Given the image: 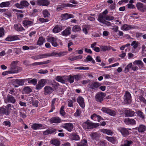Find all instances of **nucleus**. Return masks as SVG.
<instances>
[{"mask_svg":"<svg viewBox=\"0 0 146 146\" xmlns=\"http://www.w3.org/2000/svg\"><path fill=\"white\" fill-rule=\"evenodd\" d=\"M99 125L98 123H92L88 119L82 125L83 128L85 129H92L93 128L96 127Z\"/></svg>","mask_w":146,"mask_h":146,"instance_id":"nucleus-1","label":"nucleus"},{"mask_svg":"<svg viewBox=\"0 0 146 146\" xmlns=\"http://www.w3.org/2000/svg\"><path fill=\"white\" fill-rule=\"evenodd\" d=\"M11 104H8L6 106H3L2 107H0V115H9L10 113V110H11Z\"/></svg>","mask_w":146,"mask_h":146,"instance_id":"nucleus-2","label":"nucleus"},{"mask_svg":"<svg viewBox=\"0 0 146 146\" xmlns=\"http://www.w3.org/2000/svg\"><path fill=\"white\" fill-rule=\"evenodd\" d=\"M19 61L17 60L13 61L10 65V70L13 71L14 73H17L20 70V67L17 66Z\"/></svg>","mask_w":146,"mask_h":146,"instance_id":"nucleus-3","label":"nucleus"},{"mask_svg":"<svg viewBox=\"0 0 146 146\" xmlns=\"http://www.w3.org/2000/svg\"><path fill=\"white\" fill-rule=\"evenodd\" d=\"M25 82V79H16L13 80L12 84L15 87L17 88L20 86L24 85Z\"/></svg>","mask_w":146,"mask_h":146,"instance_id":"nucleus-4","label":"nucleus"},{"mask_svg":"<svg viewBox=\"0 0 146 146\" xmlns=\"http://www.w3.org/2000/svg\"><path fill=\"white\" fill-rule=\"evenodd\" d=\"M105 96L106 94L105 93L102 92H99L96 96V100L97 102H101L103 100V98Z\"/></svg>","mask_w":146,"mask_h":146,"instance_id":"nucleus-5","label":"nucleus"},{"mask_svg":"<svg viewBox=\"0 0 146 146\" xmlns=\"http://www.w3.org/2000/svg\"><path fill=\"white\" fill-rule=\"evenodd\" d=\"M101 110L105 113L109 114L112 116H114L116 114L115 112L113 110L109 109L108 108L103 107Z\"/></svg>","mask_w":146,"mask_h":146,"instance_id":"nucleus-6","label":"nucleus"},{"mask_svg":"<svg viewBox=\"0 0 146 146\" xmlns=\"http://www.w3.org/2000/svg\"><path fill=\"white\" fill-rule=\"evenodd\" d=\"M124 100L125 102L127 104H129L131 102V96L129 92H125L124 96Z\"/></svg>","mask_w":146,"mask_h":146,"instance_id":"nucleus-7","label":"nucleus"},{"mask_svg":"<svg viewBox=\"0 0 146 146\" xmlns=\"http://www.w3.org/2000/svg\"><path fill=\"white\" fill-rule=\"evenodd\" d=\"M118 130L124 137L126 136L129 134V131L125 128L120 127L118 129Z\"/></svg>","mask_w":146,"mask_h":146,"instance_id":"nucleus-8","label":"nucleus"},{"mask_svg":"<svg viewBox=\"0 0 146 146\" xmlns=\"http://www.w3.org/2000/svg\"><path fill=\"white\" fill-rule=\"evenodd\" d=\"M101 84L97 82H92L91 84H89L88 87L92 89L97 88L101 86Z\"/></svg>","mask_w":146,"mask_h":146,"instance_id":"nucleus-9","label":"nucleus"},{"mask_svg":"<svg viewBox=\"0 0 146 146\" xmlns=\"http://www.w3.org/2000/svg\"><path fill=\"white\" fill-rule=\"evenodd\" d=\"M62 127L68 131L70 132L72 131L74 126L72 123H67L64 124Z\"/></svg>","mask_w":146,"mask_h":146,"instance_id":"nucleus-10","label":"nucleus"},{"mask_svg":"<svg viewBox=\"0 0 146 146\" xmlns=\"http://www.w3.org/2000/svg\"><path fill=\"white\" fill-rule=\"evenodd\" d=\"M56 39L53 37L50 36L47 38V41L51 43L52 45L56 47L58 45L56 42Z\"/></svg>","mask_w":146,"mask_h":146,"instance_id":"nucleus-11","label":"nucleus"},{"mask_svg":"<svg viewBox=\"0 0 146 146\" xmlns=\"http://www.w3.org/2000/svg\"><path fill=\"white\" fill-rule=\"evenodd\" d=\"M5 101L6 103L8 102L14 104L16 102V100L12 96L9 94L7 96V100H5Z\"/></svg>","mask_w":146,"mask_h":146,"instance_id":"nucleus-12","label":"nucleus"},{"mask_svg":"<svg viewBox=\"0 0 146 146\" xmlns=\"http://www.w3.org/2000/svg\"><path fill=\"white\" fill-rule=\"evenodd\" d=\"M37 4L39 5L47 6L50 4V2L47 0H39L36 1Z\"/></svg>","mask_w":146,"mask_h":146,"instance_id":"nucleus-13","label":"nucleus"},{"mask_svg":"<svg viewBox=\"0 0 146 146\" xmlns=\"http://www.w3.org/2000/svg\"><path fill=\"white\" fill-rule=\"evenodd\" d=\"M46 82V80L44 79H42L39 81L36 86V89L37 90L41 89L44 85Z\"/></svg>","mask_w":146,"mask_h":146,"instance_id":"nucleus-14","label":"nucleus"},{"mask_svg":"<svg viewBox=\"0 0 146 146\" xmlns=\"http://www.w3.org/2000/svg\"><path fill=\"white\" fill-rule=\"evenodd\" d=\"M125 123L127 125H135L136 124V121L133 119L127 118L125 119L124 120Z\"/></svg>","mask_w":146,"mask_h":146,"instance_id":"nucleus-15","label":"nucleus"},{"mask_svg":"<svg viewBox=\"0 0 146 146\" xmlns=\"http://www.w3.org/2000/svg\"><path fill=\"white\" fill-rule=\"evenodd\" d=\"M53 89L51 87L46 86L44 88V94L45 95L49 94L52 93L53 91Z\"/></svg>","mask_w":146,"mask_h":146,"instance_id":"nucleus-16","label":"nucleus"},{"mask_svg":"<svg viewBox=\"0 0 146 146\" xmlns=\"http://www.w3.org/2000/svg\"><path fill=\"white\" fill-rule=\"evenodd\" d=\"M124 113L126 117H132L134 116L135 112L131 110H125L124 111Z\"/></svg>","mask_w":146,"mask_h":146,"instance_id":"nucleus-17","label":"nucleus"},{"mask_svg":"<svg viewBox=\"0 0 146 146\" xmlns=\"http://www.w3.org/2000/svg\"><path fill=\"white\" fill-rule=\"evenodd\" d=\"M77 102L79 104L80 106L82 108H84L85 105L84 102V98L82 97H78L77 99Z\"/></svg>","mask_w":146,"mask_h":146,"instance_id":"nucleus-18","label":"nucleus"},{"mask_svg":"<svg viewBox=\"0 0 146 146\" xmlns=\"http://www.w3.org/2000/svg\"><path fill=\"white\" fill-rule=\"evenodd\" d=\"M64 52H53L51 53H49L50 56H55L56 57H60L64 56Z\"/></svg>","mask_w":146,"mask_h":146,"instance_id":"nucleus-19","label":"nucleus"},{"mask_svg":"<svg viewBox=\"0 0 146 146\" xmlns=\"http://www.w3.org/2000/svg\"><path fill=\"white\" fill-rule=\"evenodd\" d=\"M50 121L51 123H58L61 122V119L58 117H53L50 119Z\"/></svg>","mask_w":146,"mask_h":146,"instance_id":"nucleus-20","label":"nucleus"},{"mask_svg":"<svg viewBox=\"0 0 146 146\" xmlns=\"http://www.w3.org/2000/svg\"><path fill=\"white\" fill-rule=\"evenodd\" d=\"M19 38L17 35L13 36H9L5 39V40L7 41H12L16 40L19 39Z\"/></svg>","mask_w":146,"mask_h":146,"instance_id":"nucleus-21","label":"nucleus"},{"mask_svg":"<svg viewBox=\"0 0 146 146\" xmlns=\"http://www.w3.org/2000/svg\"><path fill=\"white\" fill-rule=\"evenodd\" d=\"M56 131V130L55 129H48L43 132V135H46L50 134L53 133L55 132Z\"/></svg>","mask_w":146,"mask_h":146,"instance_id":"nucleus-22","label":"nucleus"},{"mask_svg":"<svg viewBox=\"0 0 146 146\" xmlns=\"http://www.w3.org/2000/svg\"><path fill=\"white\" fill-rule=\"evenodd\" d=\"M71 27H68L63 31L62 33L64 36H67L71 33Z\"/></svg>","mask_w":146,"mask_h":146,"instance_id":"nucleus-23","label":"nucleus"},{"mask_svg":"<svg viewBox=\"0 0 146 146\" xmlns=\"http://www.w3.org/2000/svg\"><path fill=\"white\" fill-rule=\"evenodd\" d=\"M61 17L64 19L67 20L68 19L73 18V15L72 14H68V13H65L62 14Z\"/></svg>","mask_w":146,"mask_h":146,"instance_id":"nucleus-24","label":"nucleus"},{"mask_svg":"<svg viewBox=\"0 0 146 146\" xmlns=\"http://www.w3.org/2000/svg\"><path fill=\"white\" fill-rule=\"evenodd\" d=\"M138 130L139 133H143L146 129V127L145 126L143 125H139L138 128H136V129Z\"/></svg>","mask_w":146,"mask_h":146,"instance_id":"nucleus-25","label":"nucleus"},{"mask_svg":"<svg viewBox=\"0 0 146 146\" xmlns=\"http://www.w3.org/2000/svg\"><path fill=\"white\" fill-rule=\"evenodd\" d=\"M45 42V39L42 36L40 37L37 41V44L39 46L42 45Z\"/></svg>","mask_w":146,"mask_h":146,"instance_id":"nucleus-26","label":"nucleus"},{"mask_svg":"<svg viewBox=\"0 0 146 146\" xmlns=\"http://www.w3.org/2000/svg\"><path fill=\"white\" fill-rule=\"evenodd\" d=\"M70 138L72 140L78 141L80 139V137L78 135L73 134H71L70 135Z\"/></svg>","mask_w":146,"mask_h":146,"instance_id":"nucleus-27","label":"nucleus"},{"mask_svg":"<svg viewBox=\"0 0 146 146\" xmlns=\"http://www.w3.org/2000/svg\"><path fill=\"white\" fill-rule=\"evenodd\" d=\"M133 64H137L138 66L140 68L143 67L144 66V64L141 61L139 60H136L133 62Z\"/></svg>","mask_w":146,"mask_h":146,"instance_id":"nucleus-28","label":"nucleus"},{"mask_svg":"<svg viewBox=\"0 0 146 146\" xmlns=\"http://www.w3.org/2000/svg\"><path fill=\"white\" fill-rule=\"evenodd\" d=\"M106 16L101 14L99 16L98 20L100 22L103 23L105 22Z\"/></svg>","mask_w":146,"mask_h":146,"instance_id":"nucleus-29","label":"nucleus"},{"mask_svg":"<svg viewBox=\"0 0 146 146\" xmlns=\"http://www.w3.org/2000/svg\"><path fill=\"white\" fill-rule=\"evenodd\" d=\"M133 28L131 25L124 24L121 27V29L124 31H127Z\"/></svg>","mask_w":146,"mask_h":146,"instance_id":"nucleus-30","label":"nucleus"},{"mask_svg":"<svg viewBox=\"0 0 146 146\" xmlns=\"http://www.w3.org/2000/svg\"><path fill=\"white\" fill-rule=\"evenodd\" d=\"M14 28L17 31H21L25 30L21 25H18L17 24L14 25Z\"/></svg>","mask_w":146,"mask_h":146,"instance_id":"nucleus-31","label":"nucleus"},{"mask_svg":"<svg viewBox=\"0 0 146 146\" xmlns=\"http://www.w3.org/2000/svg\"><path fill=\"white\" fill-rule=\"evenodd\" d=\"M62 29V27L61 26H56L53 29V31L54 33H57L60 31Z\"/></svg>","mask_w":146,"mask_h":146,"instance_id":"nucleus-32","label":"nucleus"},{"mask_svg":"<svg viewBox=\"0 0 146 146\" xmlns=\"http://www.w3.org/2000/svg\"><path fill=\"white\" fill-rule=\"evenodd\" d=\"M100 131L103 133H105L109 135H111L112 134V132L111 130L107 129H101Z\"/></svg>","mask_w":146,"mask_h":146,"instance_id":"nucleus-33","label":"nucleus"},{"mask_svg":"<svg viewBox=\"0 0 146 146\" xmlns=\"http://www.w3.org/2000/svg\"><path fill=\"white\" fill-rule=\"evenodd\" d=\"M23 92L26 94H29L32 92V89L29 86H26L23 89Z\"/></svg>","mask_w":146,"mask_h":146,"instance_id":"nucleus-34","label":"nucleus"},{"mask_svg":"<svg viewBox=\"0 0 146 146\" xmlns=\"http://www.w3.org/2000/svg\"><path fill=\"white\" fill-rule=\"evenodd\" d=\"M90 28V26L89 25H87L85 26L82 29V31L85 34L88 33V32Z\"/></svg>","mask_w":146,"mask_h":146,"instance_id":"nucleus-35","label":"nucleus"},{"mask_svg":"<svg viewBox=\"0 0 146 146\" xmlns=\"http://www.w3.org/2000/svg\"><path fill=\"white\" fill-rule=\"evenodd\" d=\"M81 30L80 27L79 25H75L72 28V31L74 32H80Z\"/></svg>","mask_w":146,"mask_h":146,"instance_id":"nucleus-36","label":"nucleus"},{"mask_svg":"<svg viewBox=\"0 0 146 146\" xmlns=\"http://www.w3.org/2000/svg\"><path fill=\"white\" fill-rule=\"evenodd\" d=\"M42 125L41 124L34 123L33 124L31 127L34 129L36 130L39 129L40 127H42Z\"/></svg>","mask_w":146,"mask_h":146,"instance_id":"nucleus-37","label":"nucleus"},{"mask_svg":"<svg viewBox=\"0 0 146 146\" xmlns=\"http://www.w3.org/2000/svg\"><path fill=\"white\" fill-rule=\"evenodd\" d=\"M28 81V83L29 84H32L34 85H36L37 83V80L35 78H34L32 80L29 79H27Z\"/></svg>","mask_w":146,"mask_h":146,"instance_id":"nucleus-38","label":"nucleus"},{"mask_svg":"<svg viewBox=\"0 0 146 146\" xmlns=\"http://www.w3.org/2000/svg\"><path fill=\"white\" fill-rule=\"evenodd\" d=\"M50 143L51 144L56 146H59L60 144V141L57 139L52 140L50 141Z\"/></svg>","mask_w":146,"mask_h":146,"instance_id":"nucleus-39","label":"nucleus"},{"mask_svg":"<svg viewBox=\"0 0 146 146\" xmlns=\"http://www.w3.org/2000/svg\"><path fill=\"white\" fill-rule=\"evenodd\" d=\"M111 47L110 46H102L100 47V48L102 51H105L110 50L111 49Z\"/></svg>","mask_w":146,"mask_h":146,"instance_id":"nucleus-40","label":"nucleus"},{"mask_svg":"<svg viewBox=\"0 0 146 146\" xmlns=\"http://www.w3.org/2000/svg\"><path fill=\"white\" fill-rule=\"evenodd\" d=\"M87 141L85 139L79 143L77 144V146H87Z\"/></svg>","mask_w":146,"mask_h":146,"instance_id":"nucleus-41","label":"nucleus"},{"mask_svg":"<svg viewBox=\"0 0 146 146\" xmlns=\"http://www.w3.org/2000/svg\"><path fill=\"white\" fill-rule=\"evenodd\" d=\"M139 42L136 41H133L131 44V46H133V47L134 49L137 48L139 46Z\"/></svg>","mask_w":146,"mask_h":146,"instance_id":"nucleus-42","label":"nucleus"},{"mask_svg":"<svg viewBox=\"0 0 146 146\" xmlns=\"http://www.w3.org/2000/svg\"><path fill=\"white\" fill-rule=\"evenodd\" d=\"M132 63H130L127 65L125 67L124 70V72L125 73H127L129 71V69L131 68H132Z\"/></svg>","mask_w":146,"mask_h":146,"instance_id":"nucleus-43","label":"nucleus"},{"mask_svg":"<svg viewBox=\"0 0 146 146\" xmlns=\"http://www.w3.org/2000/svg\"><path fill=\"white\" fill-rule=\"evenodd\" d=\"M9 2H3L0 4V7H8L10 5Z\"/></svg>","mask_w":146,"mask_h":146,"instance_id":"nucleus-44","label":"nucleus"},{"mask_svg":"<svg viewBox=\"0 0 146 146\" xmlns=\"http://www.w3.org/2000/svg\"><path fill=\"white\" fill-rule=\"evenodd\" d=\"M21 3L23 9L24 8V7H28L29 5L28 2L25 1H21Z\"/></svg>","mask_w":146,"mask_h":146,"instance_id":"nucleus-45","label":"nucleus"},{"mask_svg":"<svg viewBox=\"0 0 146 146\" xmlns=\"http://www.w3.org/2000/svg\"><path fill=\"white\" fill-rule=\"evenodd\" d=\"M51 85L52 87L54 88L55 90L57 88L59 85L58 83L54 81H53L51 82Z\"/></svg>","mask_w":146,"mask_h":146,"instance_id":"nucleus-46","label":"nucleus"},{"mask_svg":"<svg viewBox=\"0 0 146 146\" xmlns=\"http://www.w3.org/2000/svg\"><path fill=\"white\" fill-rule=\"evenodd\" d=\"M131 141L126 140L124 141V144L122 146H130L133 143Z\"/></svg>","mask_w":146,"mask_h":146,"instance_id":"nucleus-47","label":"nucleus"},{"mask_svg":"<svg viewBox=\"0 0 146 146\" xmlns=\"http://www.w3.org/2000/svg\"><path fill=\"white\" fill-rule=\"evenodd\" d=\"M56 80L59 82H60L62 83H65V80H64L62 77L60 76H58L56 78Z\"/></svg>","mask_w":146,"mask_h":146,"instance_id":"nucleus-48","label":"nucleus"},{"mask_svg":"<svg viewBox=\"0 0 146 146\" xmlns=\"http://www.w3.org/2000/svg\"><path fill=\"white\" fill-rule=\"evenodd\" d=\"M90 135L93 139H94L98 137L99 136L98 134L96 132L92 133Z\"/></svg>","mask_w":146,"mask_h":146,"instance_id":"nucleus-49","label":"nucleus"},{"mask_svg":"<svg viewBox=\"0 0 146 146\" xmlns=\"http://www.w3.org/2000/svg\"><path fill=\"white\" fill-rule=\"evenodd\" d=\"M23 22L24 26H27L28 25H31L33 23L32 21L27 20L24 21Z\"/></svg>","mask_w":146,"mask_h":146,"instance_id":"nucleus-50","label":"nucleus"},{"mask_svg":"<svg viewBox=\"0 0 146 146\" xmlns=\"http://www.w3.org/2000/svg\"><path fill=\"white\" fill-rule=\"evenodd\" d=\"M65 7V4L61 5H58L57 6L56 10L58 11L60 10H62Z\"/></svg>","mask_w":146,"mask_h":146,"instance_id":"nucleus-51","label":"nucleus"},{"mask_svg":"<svg viewBox=\"0 0 146 146\" xmlns=\"http://www.w3.org/2000/svg\"><path fill=\"white\" fill-rule=\"evenodd\" d=\"M39 56L40 59L46 58L50 56L49 53L40 54Z\"/></svg>","mask_w":146,"mask_h":146,"instance_id":"nucleus-52","label":"nucleus"},{"mask_svg":"<svg viewBox=\"0 0 146 146\" xmlns=\"http://www.w3.org/2000/svg\"><path fill=\"white\" fill-rule=\"evenodd\" d=\"M14 110L13 111V113L15 115L17 116L19 113H20V110L19 109H16L15 108H14Z\"/></svg>","mask_w":146,"mask_h":146,"instance_id":"nucleus-53","label":"nucleus"},{"mask_svg":"<svg viewBox=\"0 0 146 146\" xmlns=\"http://www.w3.org/2000/svg\"><path fill=\"white\" fill-rule=\"evenodd\" d=\"M136 113L142 119H144L145 117L143 115V113L142 112L139 111L136 112Z\"/></svg>","mask_w":146,"mask_h":146,"instance_id":"nucleus-54","label":"nucleus"},{"mask_svg":"<svg viewBox=\"0 0 146 146\" xmlns=\"http://www.w3.org/2000/svg\"><path fill=\"white\" fill-rule=\"evenodd\" d=\"M64 106H63L61 107L60 110V113L62 116H64L65 114V112L64 110Z\"/></svg>","mask_w":146,"mask_h":146,"instance_id":"nucleus-55","label":"nucleus"},{"mask_svg":"<svg viewBox=\"0 0 146 146\" xmlns=\"http://www.w3.org/2000/svg\"><path fill=\"white\" fill-rule=\"evenodd\" d=\"M143 6V4L141 3H138L136 4V7L137 9L140 11H141V10L142 9V8Z\"/></svg>","mask_w":146,"mask_h":146,"instance_id":"nucleus-56","label":"nucleus"},{"mask_svg":"<svg viewBox=\"0 0 146 146\" xmlns=\"http://www.w3.org/2000/svg\"><path fill=\"white\" fill-rule=\"evenodd\" d=\"M106 139L108 141L113 143H114L115 141V139L113 137H107Z\"/></svg>","mask_w":146,"mask_h":146,"instance_id":"nucleus-57","label":"nucleus"},{"mask_svg":"<svg viewBox=\"0 0 146 146\" xmlns=\"http://www.w3.org/2000/svg\"><path fill=\"white\" fill-rule=\"evenodd\" d=\"M89 69L88 67H84L83 66H80L78 67H76L75 68V69H79V70H88Z\"/></svg>","mask_w":146,"mask_h":146,"instance_id":"nucleus-58","label":"nucleus"},{"mask_svg":"<svg viewBox=\"0 0 146 146\" xmlns=\"http://www.w3.org/2000/svg\"><path fill=\"white\" fill-rule=\"evenodd\" d=\"M43 13L44 17L45 18L46 17H48L49 15L50 14L48 12V11L46 10H44L43 11Z\"/></svg>","mask_w":146,"mask_h":146,"instance_id":"nucleus-59","label":"nucleus"},{"mask_svg":"<svg viewBox=\"0 0 146 146\" xmlns=\"http://www.w3.org/2000/svg\"><path fill=\"white\" fill-rule=\"evenodd\" d=\"M92 60V58L91 56L90 55H88L86 58V60H84L85 62L91 61Z\"/></svg>","mask_w":146,"mask_h":146,"instance_id":"nucleus-60","label":"nucleus"},{"mask_svg":"<svg viewBox=\"0 0 146 146\" xmlns=\"http://www.w3.org/2000/svg\"><path fill=\"white\" fill-rule=\"evenodd\" d=\"M81 111L79 109H78L76 112L74 113V115L76 116H79L80 115Z\"/></svg>","mask_w":146,"mask_h":146,"instance_id":"nucleus-61","label":"nucleus"},{"mask_svg":"<svg viewBox=\"0 0 146 146\" xmlns=\"http://www.w3.org/2000/svg\"><path fill=\"white\" fill-rule=\"evenodd\" d=\"M14 51L15 53L17 54H19L20 53L22 52L21 49L19 48H15L14 49Z\"/></svg>","mask_w":146,"mask_h":146,"instance_id":"nucleus-62","label":"nucleus"},{"mask_svg":"<svg viewBox=\"0 0 146 146\" xmlns=\"http://www.w3.org/2000/svg\"><path fill=\"white\" fill-rule=\"evenodd\" d=\"M4 30L3 28H0V37H2L4 35Z\"/></svg>","mask_w":146,"mask_h":146,"instance_id":"nucleus-63","label":"nucleus"},{"mask_svg":"<svg viewBox=\"0 0 146 146\" xmlns=\"http://www.w3.org/2000/svg\"><path fill=\"white\" fill-rule=\"evenodd\" d=\"M3 125L10 127L11 126V123L8 121H4L3 123Z\"/></svg>","mask_w":146,"mask_h":146,"instance_id":"nucleus-64","label":"nucleus"}]
</instances>
